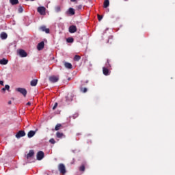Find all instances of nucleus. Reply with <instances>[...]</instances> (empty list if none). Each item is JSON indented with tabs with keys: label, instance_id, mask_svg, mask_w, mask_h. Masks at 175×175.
<instances>
[{
	"label": "nucleus",
	"instance_id": "obj_28",
	"mask_svg": "<svg viewBox=\"0 0 175 175\" xmlns=\"http://www.w3.org/2000/svg\"><path fill=\"white\" fill-rule=\"evenodd\" d=\"M55 11L58 13V12H61V7L57 6L55 8Z\"/></svg>",
	"mask_w": 175,
	"mask_h": 175
},
{
	"label": "nucleus",
	"instance_id": "obj_17",
	"mask_svg": "<svg viewBox=\"0 0 175 175\" xmlns=\"http://www.w3.org/2000/svg\"><path fill=\"white\" fill-rule=\"evenodd\" d=\"M109 5H110V1L109 0L104 1L103 8H105V9H107V8H109Z\"/></svg>",
	"mask_w": 175,
	"mask_h": 175
},
{
	"label": "nucleus",
	"instance_id": "obj_36",
	"mask_svg": "<svg viewBox=\"0 0 175 175\" xmlns=\"http://www.w3.org/2000/svg\"><path fill=\"white\" fill-rule=\"evenodd\" d=\"M27 106H31V102H28V103H27Z\"/></svg>",
	"mask_w": 175,
	"mask_h": 175
},
{
	"label": "nucleus",
	"instance_id": "obj_19",
	"mask_svg": "<svg viewBox=\"0 0 175 175\" xmlns=\"http://www.w3.org/2000/svg\"><path fill=\"white\" fill-rule=\"evenodd\" d=\"M64 66H65V68H66L67 69H72V64L68 63V62H65V63H64Z\"/></svg>",
	"mask_w": 175,
	"mask_h": 175
},
{
	"label": "nucleus",
	"instance_id": "obj_35",
	"mask_svg": "<svg viewBox=\"0 0 175 175\" xmlns=\"http://www.w3.org/2000/svg\"><path fill=\"white\" fill-rule=\"evenodd\" d=\"M0 85H3V81H0Z\"/></svg>",
	"mask_w": 175,
	"mask_h": 175
},
{
	"label": "nucleus",
	"instance_id": "obj_23",
	"mask_svg": "<svg viewBox=\"0 0 175 175\" xmlns=\"http://www.w3.org/2000/svg\"><path fill=\"white\" fill-rule=\"evenodd\" d=\"M11 5H17L18 0H10Z\"/></svg>",
	"mask_w": 175,
	"mask_h": 175
},
{
	"label": "nucleus",
	"instance_id": "obj_30",
	"mask_svg": "<svg viewBox=\"0 0 175 175\" xmlns=\"http://www.w3.org/2000/svg\"><path fill=\"white\" fill-rule=\"evenodd\" d=\"M81 91L82 92H83V93H85V92H87L88 90H87L86 88H81Z\"/></svg>",
	"mask_w": 175,
	"mask_h": 175
},
{
	"label": "nucleus",
	"instance_id": "obj_43",
	"mask_svg": "<svg viewBox=\"0 0 175 175\" xmlns=\"http://www.w3.org/2000/svg\"><path fill=\"white\" fill-rule=\"evenodd\" d=\"M74 117V118H76V117H75V116H73Z\"/></svg>",
	"mask_w": 175,
	"mask_h": 175
},
{
	"label": "nucleus",
	"instance_id": "obj_5",
	"mask_svg": "<svg viewBox=\"0 0 175 175\" xmlns=\"http://www.w3.org/2000/svg\"><path fill=\"white\" fill-rule=\"evenodd\" d=\"M15 136L16 139H20V137H24V136H25V131H19Z\"/></svg>",
	"mask_w": 175,
	"mask_h": 175
},
{
	"label": "nucleus",
	"instance_id": "obj_39",
	"mask_svg": "<svg viewBox=\"0 0 175 175\" xmlns=\"http://www.w3.org/2000/svg\"><path fill=\"white\" fill-rule=\"evenodd\" d=\"M8 105H12V101H8Z\"/></svg>",
	"mask_w": 175,
	"mask_h": 175
},
{
	"label": "nucleus",
	"instance_id": "obj_15",
	"mask_svg": "<svg viewBox=\"0 0 175 175\" xmlns=\"http://www.w3.org/2000/svg\"><path fill=\"white\" fill-rule=\"evenodd\" d=\"M0 38L1 39H2L3 40H5V39H8V33H6L5 32H2L0 34Z\"/></svg>",
	"mask_w": 175,
	"mask_h": 175
},
{
	"label": "nucleus",
	"instance_id": "obj_33",
	"mask_svg": "<svg viewBox=\"0 0 175 175\" xmlns=\"http://www.w3.org/2000/svg\"><path fill=\"white\" fill-rule=\"evenodd\" d=\"M77 8L78 10H80L83 8V5H79L78 6H77Z\"/></svg>",
	"mask_w": 175,
	"mask_h": 175
},
{
	"label": "nucleus",
	"instance_id": "obj_6",
	"mask_svg": "<svg viewBox=\"0 0 175 175\" xmlns=\"http://www.w3.org/2000/svg\"><path fill=\"white\" fill-rule=\"evenodd\" d=\"M49 81H51V83H57V81H58V80H59V78H58V77L56 76H51L49 78Z\"/></svg>",
	"mask_w": 175,
	"mask_h": 175
},
{
	"label": "nucleus",
	"instance_id": "obj_12",
	"mask_svg": "<svg viewBox=\"0 0 175 175\" xmlns=\"http://www.w3.org/2000/svg\"><path fill=\"white\" fill-rule=\"evenodd\" d=\"M37 49L39 51H40V50H43V49H44V42L42 41L38 43Z\"/></svg>",
	"mask_w": 175,
	"mask_h": 175
},
{
	"label": "nucleus",
	"instance_id": "obj_21",
	"mask_svg": "<svg viewBox=\"0 0 175 175\" xmlns=\"http://www.w3.org/2000/svg\"><path fill=\"white\" fill-rule=\"evenodd\" d=\"M64 136V133H60V132H57L56 133V137H58L59 139H62V137Z\"/></svg>",
	"mask_w": 175,
	"mask_h": 175
},
{
	"label": "nucleus",
	"instance_id": "obj_4",
	"mask_svg": "<svg viewBox=\"0 0 175 175\" xmlns=\"http://www.w3.org/2000/svg\"><path fill=\"white\" fill-rule=\"evenodd\" d=\"M44 158V152L43 151H39L37 153V159L38 161H42V159Z\"/></svg>",
	"mask_w": 175,
	"mask_h": 175
},
{
	"label": "nucleus",
	"instance_id": "obj_22",
	"mask_svg": "<svg viewBox=\"0 0 175 175\" xmlns=\"http://www.w3.org/2000/svg\"><path fill=\"white\" fill-rule=\"evenodd\" d=\"M62 127V124H57L55 127V131H59L61 128Z\"/></svg>",
	"mask_w": 175,
	"mask_h": 175
},
{
	"label": "nucleus",
	"instance_id": "obj_9",
	"mask_svg": "<svg viewBox=\"0 0 175 175\" xmlns=\"http://www.w3.org/2000/svg\"><path fill=\"white\" fill-rule=\"evenodd\" d=\"M77 31V27L75 25H71L69 27V32L70 33H75V32Z\"/></svg>",
	"mask_w": 175,
	"mask_h": 175
},
{
	"label": "nucleus",
	"instance_id": "obj_8",
	"mask_svg": "<svg viewBox=\"0 0 175 175\" xmlns=\"http://www.w3.org/2000/svg\"><path fill=\"white\" fill-rule=\"evenodd\" d=\"M38 131V129H36L34 131H30L27 133V136L29 139H31V137H33L34 135H36V132Z\"/></svg>",
	"mask_w": 175,
	"mask_h": 175
},
{
	"label": "nucleus",
	"instance_id": "obj_29",
	"mask_svg": "<svg viewBox=\"0 0 175 175\" xmlns=\"http://www.w3.org/2000/svg\"><path fill=\"white\" fill-rule=\"evenodd\" d=\"M4 88L7 90V91H9V90H10V86L9 85H5Z\"/></svg>",
	"mask_w": 175,
	"mask_h": 175
},
{
	"label": "nucleus",
	"instance_id": "obj_38",
	"mask_svg": "<svg viewBox=\"0 0 175 175\" xmlns=\"http://www.w3.org/2000/svg\"><path fill=\"white\" fill-rule=\"evenodd\" d=\"M1 91L5 92V91H6V90L5 89V88H3L1 89Z\"/></svg>",
	"mask_w": 175,
	"mask_h": 175
},
{
	"label": "nucleus",
	"instance_id": "obj_27",
	"mask_svg": "<svg viewBox=\"0 0 175 175\" xmlns=\"http://www.w3.org/2000/svg\"><path fill=\"white\" fill-rule=\"evenodd\" d=\"M49 143H51V144H55V139H54L53 138H51L49 140Z\"/></svg>",
	"mask_w": 175,
	"mask_h": 175
},
{
	"label": "nucleus",
	"instance_id": "obj_11",
	"mask_svg": "<svg viewBox=\"0 0 175 175\" xmlns=\"http://www.w3.org/2000/svg\"><path fill=\"white\" fill-rule=\"evenodd\" d=\"M103 73L105 76H109L110 75V70H109V68L106 67L103 68Z\"/></svg>",
	"mask_w": 175,
	"mask_h": 175
},
{
	"label": "nucleus",
	"instance_id": "obj_13",
	"mask_svg": "<svg viewBox=\"0 0 175 175\" xmlns=\"http://www.w3.org/2000/svg\"><path fill=\"white\" fill-rule=\"evenodd\" d=\"M68 14H70V16H75L76 14V12L75 11V9L70 8L67 11Z\"/></svg>",
	"mask_w": 175,
	"mask_h": 175
},
{
	"label": "nucleus",
	"instance_id": "obj_1",
	"mask_svg": "<svg viewBox=\"0 0 175 175\" xmlns=\"http://www.w3.org/2000/svg\"><path fill=\"white\" fill-rule=\"evenodd\" d=\"M16 91H17V92H20V94L23 95L24 98L27 96V89L23 88H18L16 89Z\"/></svg>",
	"mask_w": 175,
	"mask_h": 175
},
{
	"label": "nucleus",
	"instance_id": "obj_37",
	"mask_svg": "<svg viewBox=\"0 0 175 175\" xmlns=\"http://www.w3.org/2000/svg\"><path fill=\"white\" fill-rule=\"evenodd\" d=\"M77 0H70V2H77Z\"/></svg>",
	"mask_w": 175,
	"mask_h": 175
},
{
	"label": "nucleus",
	"instance_id": "obj_7",
	"mask_svg": "<svg viewBox=\"0 0 175 175\" xmlns=\"http://www.w3.org/2000/svg\"><path fill=\"white\" fill-rule=\"evenodd\" d=\"M18 54L21 57H22V58H24L28 55V53H27V52H25V51L23 49H20Z\"/></svg>",
	"mask_w": 175,
	"mask_h": 175
},
{
	"label": "nucleus",
	"instance_id": "obj_44",
	"mask_svg": "<svg viewBox=\"0 0 175 175\" xmlns=\"http://www.w3.org/2000/svg\"><path fill=\"white\" fill-rule=\"evenodd\" d=\"M124 1H128V0H124Z\"/></svg>",
	"mask_w": 175,
	"mask_h": 175
},
{
	"label": "nucleus",
	"instance_id": "obj_41",
	"mask_svg": "<svg viewBox=\"0 0 175 175\" xmlns=\"http://www.w3.org/2000/svg\"><path fill=\"white\" fill-rule=\"evenodd\" d=\"M68 81L70 80V78H68Z\"/></svg>",
	"mask_w": 175,
	"mask_h": 175
},
{
	"label": "nucleus",
	"instance_id": "obj_31",
	"mask_svg": "<svg viewBox=\"0 0 175 175\" xmlns=\"http://www.w3.org/2000/svg\"><path fill=\"white\" fill-rule=\"evenodd\" d=\"M57 106H58V103H55L54 106L53 107V110H55V109H57Z\"/></svg>",
	"mask_w": 175,
	"mask_h": 175
},
{
	"label": "nucleus",
	"instance_id": "obj_20",
	"mask_svg": "<svg viewBox=\"0 0 175 175\" xmlns=\"http://www.w3.org/2000/svg\"><path fill=\"white\" fill-rule=\"evenodd\" d=\"M81 59V57L79 55H76L75 57H74V61H77V62H79V60Z\"/></svg>",
	"mask_w": 175,
	"mask_h": 175
},
{
	"label": "nucleus",
	"instance_id": "obj_14",
	"mask_svg": "<svg viewBox=\"0 0 175 175\" xmlns=\"http://www.w3.org/2000/svg\"><path fill=\"white\" fill-rule=\"evenodd\" d=\"M35 154V152L33 150H29V154L27 155V159H29V158H32L33 155Z\"/></svg>",
	"mask_w": 175,
	"mask_h": 175
},
{
	"label": "nucleus",
	"instance_id": "obj_24",
	"mask_svg": "<svg viewBox=\"0 0 175 175\" xmlns=\"http://www.w3.org/2000/svg\"><path fill=\"white\" fill-rule=\"evenodd\" d=\"M85 170V165L84 164L79 167V172H84Z\"/></svg>",
	"mask_w": 175,
	"mask_h": 175
},
{
	"label": "nucleus",
	"instance_id": "obj_34",
	"mask_svg": "<svg viewBox=\"0 0 175 175\" xmlns=\"http://www.w3.org/2000/svg\"><path fill=\"white\" fill-rule=\"evenodd\" d=\"M107 64H108L107 68H111V66H110V64H109V59L107 60Z\"/></svg>",
	"mask_w": 175,
	"mask_h": 175
},
{
	"label": "nucleus",
	"instance_id": "obj_18",
	"mask_svg": "<svg viewBox=\"0 0 175 175\" xmlns=\"http://www.w3.org/2000/svg\"><path fill=\"white\" fill-rule=\"evenodd\" d=\"M31 87H36L38 84V79H33L30 83Z\"/></svg>",
	"mask_w": 175,
	"mask_h": 175
},
{
	"label": "nucleus",
	"instance_id": "obj_10",
	"mask_svg": "<svg viewBox=\"0 0 175 175\" xmlns=\"http://www.w3.org/2000/svg\"><path fill=\"white\" fill-rule=\"evenodd\" d=\"M40 30L46 33H50V29L46 28V26H41Z\"/></svg>",
	"mask_w": 175,
	"mask_h": 175
},
{
	"label": "nucleus",
	"instance_id": "obj_3",
	"mask_svg": "<svg viewBox=\"0 0 175 175\" xmlns=\"http://www.w3.org/2000/svg\"><path fill=\"white\" fill-rule=\"evenodd\" d=\"M37 12L40 13L41 16H46V8L44 7H38Z\"/></svg>",
	"mask_w": 175,
	"mask_h": 175
},
{
	"label": "nucleus",
	"instance_id": "obj_32",
	"mask_svg": "<svg viewBox=\"0 0 175 175\" xmlns=\"http://www.w3.org/2000/svg\"><path fill=\"white\" fill-rule=\"evenodd\" d=\"M18 10V13H23V7H20Z\"/></svg>",
	"mask_w": 175,
	"mask_h": 175
},
{
	"label": "nucleus",
	"instance_id": "obj_25",
	"mask_svg": "<svg viewBox=\"0 0 175 175\" xmlns=\"http://www.w3.org/2000/svg\"><path fill=\"white\" fill-rule=\"evenodd\" d=\"M74 41H75V40L73 39V38H68L66 40V42L68 43H73Z\"/></svg>",
	"mask_w": 175,
	"mask_h": 175
},
{
	"label": "nucleus",
	"instance_id": "obj_40",
	"mask_svg": "<svg viewBox=\"0 0 175 175\" xmlns=\"http://www.w3.org/2000/svg\"><path fill=\"white\" fill-rule=\"evenodd\" d=\"M66 100H68V96H66Z\"/></svg>",
	"mask_w": 175,
	"mask_h": 175
},
{
	"label": "nucleus",
	"instance_id": "obj_26",
	"mask_svg": "<svg viewBox=\"0 0 175 175\" xmlns=\"http://www.w3.org/2000/svg\"><path fill=\"white\" fill-rule=\"evenodd\" d=\"M97 17H98V21H102V18H103V16L100 15V14H98V15H97Z\"/></svg>",
	"mask_w": 175,
	"mask_h": 175
},
{
	"label": "nucleus",
	"instance_id": "obj_42",
	"mask_svg": "<svg viewBox=\"0 0 175 175\" xmlns=\"http://www.w3.org/2000/svg\"><path fill=\"white\" fill-rule=\"evenodd\" d=\"M12 100H14V98H12Z\"/></svg>",
	"mask_w": 175,
	"mask_h": 175
},
{
	"label": "nucleus",
	"instance_id": "obj_2",
	"mask_svg": "<svg viewBox=\"0 0 175 175\" xmlns=\"http://www.w3.org/2000/svg\"><path fill=\"white\" fill-rule=\"evenodd\" d=\"M58 170L62 174H65V173H66V168L65 167V165L63 163L59 164Z\"/></svg>",
	"mask_w": 175,
	"mask_h": 175
},
{
	"label": "nucleus",
	"instance_id": "obj_16",
	"mask_svg": "<svg viewBox=\"0 0 175 175\" xmlns=\"http://www.w3.org/2000/svg\"><path fill=\"white\" fill-rule=\"evenodd\" d=\"M8 62H9V60L3 58L0 60V65H8Z\"/></svg>",
	"mask_w": 175,
	"mask_h": 175
}]
</instances>
